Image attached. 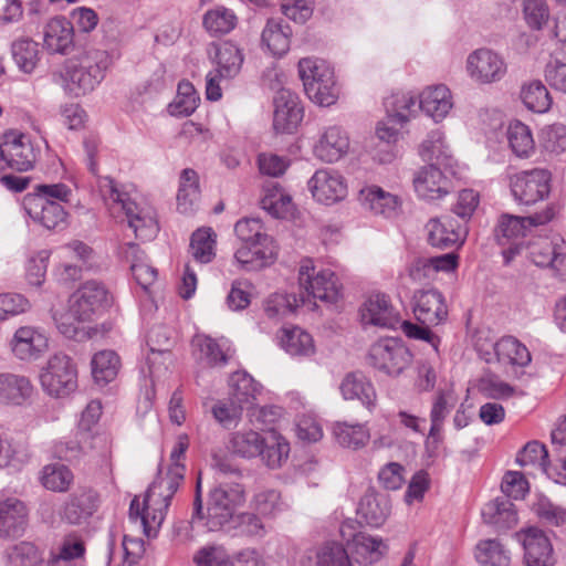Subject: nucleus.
Instances as JSON below:
<instances>
[{"label": "nucleus", "mask_w": 566, "mask_h": 566, "mask_svg": "<svg viewBox=\"0 0 566 566\" xmlns=\"http://www.w3.org/2000/svg\"><path fill=\"white\" fill-rule=\"evenodd\" d=\"M245 502V491L239 483H220L209 492L207 512L205 513L201 497V476L198 475L192 503L191 522L206 521L211 532L230 530L237 511Z\"/></svg>", "instance_id": "nucleus-1"}, {"label": "nucleus", "mask_w": 566, "mask_h": 566, "mask_svg": "<svg viewBox=\"0 0 566 566\" xmlns=\"http://www.w3.org/2000/svg\"><path fill=\"white\" fill-rule=\"evenodd\" d=\"M111 57L105 50H86L67 61L65 78L69 90L75 95L92 92L105 77Z\"/></svg>", "instance_id": "nucleus-2"}, {"label": "nucleus", "mask_w": 566, "mask_h": 566, "mask_svg": "<svg viewBox=\"0 0 566 566\" xmlns=\"http://www.w3.org/2000/svg\"><path fill=\"white\" fill-rule=\"evenodd\" d=\"M298 73L307 97L321 106H329L338 98L334 70L324 60L305 57L298 62Z\"/></svg>", "instance_id": "nucleus-3"}, {"label": "nucleus", "mask_w": 566, "mask_h": 566, "mask_svg": "<svg viewBox=\"0 0 566 566\" xmlns=\"http://www.w3.org/2000/svg\"><path fill=\"white\" fill-rule=\"evenodd\" d=\"M554 214L555 211L553 207H547L543 212L528 217L502 214L494 229V238L502 247L509 244V248L503 250L505 262H511L521 251L522 245L515 242V240L524 237L530 228L549 222L554 218Z\"/></svg>", "instance_id": "nucleus-4"}, {"label": "nucleus", "mask_w": 566, "mask_h": 566, "mask_svg": "<svg viewBox=\"0 0 566 566\" xmlns=\"http://www.w3.org/2000/svg\"><path fill=\"white\" fill-rule=\"evenodd\" d=\"M102 189L107 199L119 205L124 210L128 226L134 230L137 238L151 240L157 235L159 226L154 209L139 208L136 202L129 199L127 193L122 192L116 187L114 180L111 178L105 179V185Z\"/></svg>", "instance_id": "nucleus-5"}, {"label": "nucleus", "mask_w": 566, "mask_h": 566, "mask_svg": "<svg viewBox=\"0 0 566 566\" xmlns=\"http://www.w3.org/2000/svg\"><path fill=\"white\" fill-rule=\"evenodd\" d=\"M298 283L301 294L306 302L319 300L326 303H335L340 296V285L335 273L329 270L315 271L311 259L302 261L298 270Z\"/></svg>", "instance_id": "nucleus-6"}, {"label": "nucleus", "mask_w": 566, "mask_h": 566, "mask_svg": "<svg viewBox=\"0 0 566 566\" xmlns=\"http://www.w3.org/2000/svg\"><path fill=\"white\" fill-rule=\"evenodd\" d=\"M43 390L55 398L66 397L77 388V369L73 359L62 353L50 357L40 374Z\"/></svg>", "instance_id": "nucleus-7"}, {"label": "nucleus", "mask_w": 566, "mask_h": 566, "mask_svg": "<svg viewBox=\"0 0 566 566\" xmlns=\"http://www.w3.org/2000/svg\"><path fill=\"white\" fill-rule=\"evenodd\" d=\"M367 359L378 371L398 376L410 365L412 355L400 339L388 337L371 345Z\"/></svg>", "instance_id": "nucleus-8"}, {"label": "nucleus", "mask_w": 566, "mask_h": 566, "mask_svg": "<svg viewBox=\"0 0 566 566\" xmlns=\"http://www.w3.org/2000/svg\"><path fill=\"white\" fill-rule=\"evenodd\" d=\"M112 303L106 286L98 281L91 280L83 283L70 298V308L78 321H91L106 310Z\"/></svg>", "instance_id": "nucleus-9"}, {"label": "nucleus", "mask_w": 566, "mask_h": 566, "mask_svg": "<svg viewBox=\"0 0 566 566\" xmlns=\"http://www.w3.org/2000/svg\"><path fill=\"white\" fill-rule=\"evenodd\" d=\"M549 181V171L536 168L512 176L510 187L515 201L520 205L531 206L548 196Z\"/></svg>", "instance_id": "nucleus-10"}, {"label": "nucleus", "mask_w": 566, "mask_h": 566, "mask_svg": "<svg viewBox=\"0 0 566 566\" xmlns=\"http://www.w3.org/2000/svg\"><path fill=\"white\" fill-rule=\"evenodd\" d=\"M469 76L480 84L500 82L507 72L504 57L491 49H478L467 57Z\"/></svg>", "instance_id": "nucleus-11"}, {"label": "nucleus", "mask_w": 566, "mask_h": 566, "mask_svg": "<svg viewBox=\"0 0 566 566\" xmlns=\"http://www.w3.org/2000/svg\"><path fill=\"white\" fill-rule=\"evenodd\" d=\"M313 198L324 205L342 201L347 196V184L340 172L335 169H318L307 182Z\"/></svg>", "instance_id": "nucleus-12"}, {"label": "nucleus", "mask_w": 566, "mask_h": 566, "mask_svg": "<svg viewBox=\"0 0 566 566\" xmlns=\"http://www.w3.org/2000/svg\"><path fill=\"white\" fill-rule=\"evenodd\" d=\"M442 168V166L428 165L415 174L413 188L420 199L432 202L450 192L451 180Z\"/></svg>", "instance_id": "nucleus-13"}, {"label": "nucleus", "mask_w": 566, "mask_h": 566, "mask_svg": "<svg viewBox=\"0 0 566 566\" xmlns=\"http://www.w3.org/2000/svg\"><path fill=\"white\" fill-rule=\"evenodd\" d=\"M413 313L423 325H439L448 317L444 296L436 289L420 290L413 295Z\"/></svg>", "instance_id": "nucleus-14"}, {"label": "nucleus", "mask_w": 566, "mask_h": 566, "mask_svg": "<svg viewBox=\"0 0 566 566\" xmlns=\"http://www.w3.org/2000/svg\"><path fill=\"white\" fill-rule=\"evenodd\" d=\"M302 118L303 108L298 96L290 90H280L274 97V129L280 133H292Z\"/></svg>", "instance_id": "nucleus-15"}, {"label": "nucleus", "mask_w": 566, "mask_h": 566, "mask_svg": "<svg viewBox=\"0 0 566 566\" xmlns=\"http://www.w3.org/2000/svg\"><path fill=\"white\" fill-rule=\"evenodd\" d=\"M428 243L438 249L460 247L463 241L461 226L451 217L431 218L426 224Z\"/></svg>", "instance_id": "nucleus-16"}, {"label": "nucleus", "mask_w": 566, "mask_h": 566, "mask_svg": "<svg viewBox=\"0 0 566 566\" xmlns=\"http://www.w3.org/2000/svg\"><path fill=\"white\" fill-rule=\"evenodd\" d=\"M524 560L526 566H553L555 556L547 535L537 527L523 533Z\"/></svg>", "instance_id": "nucleus-17"}, {"label": "nucleus", "mask_w": 566, "mask_h": 566, "mask_svg": "<svg viewBox=\"0 0 566 566\" xmlns=\"http://www.w3.org/2000/svg\"><path fill=\"white\" fill-rule=\"evenodd\" d=\"M361 322L382 328H396L400 323L399 314L390 304L389 297L381 293L373 294L360 308Z\"/></svg>", "instance_id": "nucleus-18"}, {"label": "nucleus", "mask_w": 566, "mask_h": 566, "mask_svg": "<svg viewBox=\"0 0 566 566\" xmlns=\"http://www.w3.org/2000/svg\"><path fill=\"white\" fill-rule=\"evenodd\" d=\"M43 42L44 48L51 54H70L74 48L72 22L64 17L51 19L44 27Z\"/></svg>", "instance_id": "nucleus-19"}, {"label": "nucleus", "mask_w": 566, "mask_h": 566, "mask_svg": "<svg viewBox=\"0 0 566 566\" xmlns=\"http://www.w3.org/2000/svg\"><path fill=\"white\" fill-rule=\"evenodd\" d=\"M185 471L186 468L182 463L171 464L165 476H160L151 483L157 484L156 497H160V501H157L158 509H154L153 521L155 523L164 522L170 501L184 480Z\"/></svg>", "instance_id": "nucleus-20"}, {"label": "nucleus", "mask_w": 566, "mask_h": 566, "mask_svg": "<svg viewBox=\"0 0 566 566\" xmlns=\"http://www.w3.org/2000/svg\"><path fill=\"white\" fill-rule=\"evenodd\" d=\"M349 138L347 133L337 125L326 127L314 146V155L326 163H335L347 154Z\"/></svg>", "instance_id": "nucleus-21"}, {"label": "nucleus", "mask_w": 566, "mask_h": 566, "mask_svg": "<svg viewBox=\"0 0 566 566\" xmlns=\"http://www.w3.org/2000/svg\"><path fill=\"white\" fill-rule=\"evenodd\" d=\"M10 346L17 358L36 359L48 348V338L33 327L23 326L15 331Z\"/></svg>", "instance_id": "nucleus-22"}, {"label": "nucleus", "mask_w": 566, "mask_h": 566, "mask_svg": "<svg viewBox=\"0 0 566 566\" xmlns=\"http://www.w3.org/2000/svg\"><path fill=\"white\" fill-rule=\"evenodd\" d=\"M23 206L30 218L46 229H55L66 220L67 213L57 201L25 197Z\"/></svg>", "instance_id": "nucleus-23"}, {"label": "nucleus", "mask_w": 566, "mask_h": 566, "mask_svg": "<svg viewBox=\"0 0 566 566\" xmlns=\"http://www.w3.org/2000/svg\"><path fill=\"white\" fill-rule=\"evenodd\" d=\"M292 29L282 18H269L261 33V44L274 56L285 55L291 45Z\"/></svg>", "instance_id": "nucleus-24"}, {"label": "nucleus", "mask_w": 566, "mask_h": 566, "mask_svg": "<svg viewBox=\"0 0 566 566\" xmlns=\"http://www.w3.org/2000/svg\"><path fill=\"white\" fill-rule=\"evenodd\" d=\"M359 200L366 209L386 218L396 216L401 205L398 196L385 191L376 185L363 188L359 192Z\"/></svg>", "instance_id": "nucleus-25"}, {"label": "nucleus", "mask_w": 566, "mask_h": 566, "mask_svg": "<svg viewBox=\"0 0 566 566\" xmlns=\"http://www.w3.org/2000/svg\"><path fill=\"white\" fill-rule=\"evenodd\" d=\"M27 526V509L23 502L8 499L0 502V536L19 537Z\"/></svg>", "instance_id": "nucleus-26"}, {"label": "nucleus", "mask_w": 566, "mask_h": 566, "mask_svg": "<svg viewBox=\"0 0 566 566\" xmlns=\"http://www.w3.org/2000/svg\"><path fill=\"white\" fill-rule=\"evenodd\" d=\"M452 106L451 92L443 84L427 87L419 95V109L436 122L443 119Z\"/></svg>", "instance_id": "nucleus-27"}, {"label": "nucleus", "mask_w": 566, "mask_h": 566, "mask_svg": "<svg viewBox=\"0 0 566 566\" xmlns=\"http://www.w3.org/2000/svg\"><path fill=\"white\" fill-rule=\"evenodd\" d=\"M390 513V502L386 494L369 489L361 496L357 515L369 526L378 527L384 524Z\"/></svg>", "instance_id": "nucleus-28"}, {"label": "nucleus", "mask_w": 566, "mask_h": 566, "mask_svg": "<svg viewBox=\"0 0 566 566\" xmlns=\"http://www.w3.org/2000/svg\"><path fill=\"white\" fill-rule=\"evenodd\" d=\"M6 166L19 171H27L32 168L36 155L28 136L18 135L12 139L7 137L3 143Z\"/></svg>", "instance_id": "nucleus-29"}, {"label": "nucleus", "mask_w": 566, "mask_h": 566, "mask_svg": "<svg viewBox=\"0 0 566 566\" xmlns=\"http://www.w3.org/2000/svg\"><path fill=\"white\" fill-rule=\"evenodd\" d=\"M97 507V494L93 490L74 492L64 504L61 516L70 524H80L90 517Z\"/></svg>", "instance_id": "nucleus-30"}, {"label": "nucleus", "mask_w": 566, "mask_h": 566, "mask_svg": "<svg viewBox=\"0 0 566 566\" xmlns=\"http://www.w3.org/2000/svg\"><path fill=\"white\" fill-rule=\"evenodd\" d=\"M118 254L130 262L133 276L143 289H147L156 281L157 270L146 263L144 252L138 244L134 242L124 243L118 248Z\"/></svg>", "instance_id": "nucleus-31"}, {"label": "nucleus", "mask_w": 566, "mask_h": 566, "mask_svg": "<svg viewBox=\"0 0 566 566\" xmlns=\"http://www.w3.org/2000/svg\"><path fill=\"white\" fill-rule=\"evenodd\" d=\"M419 155L429 165L442 166L444 169L453 167V156L444 140V135L439 129L427 135L419 148Z\"/></svg>", "instance_id": "nucleus-32"}, {"label": "nucleus", "mask_w": 566, "mask_h": 566, "mask_svg": "<svg viewBox=\"0 0 566 566\" xmlns=\"http://www.w3.org/2000/svg\"><path fill=\"white\" fill-rule=\"evenodd\" d=\"M482 518L484 523L497 531L509 530L517 523L514 504L506 496H500L486 503L482 509Z\"/></svg>", "instance_id": "nucleus-33"}, {"label": "nucleus", "mask_w": 566, "mask_h": 566, "mask_svg": "<svg viewBox=\"0 0 566 566\" xmlns=\"http://www.w3.org/2000/svg\"><path fill=\"white\" fill-rule=\"evenodd\" d=\"M353 558L356 563L371 565L378 562L387 552V545L381 538L370 536L366 533H357L348 542Z\"/></svg>", "instance_id": "nucleus-34"}, {"label": "nucleus", "mask_w": 566, "mask_h": 566, "mask_svg": "<svg viewBox=\"0 0 566 566\" xmlns=\"http://www.w3.org/2000/svg\"><path fill=\"white\" fill-rule=\"evenodd\" d=\"M244 55L242 50L231 41H223L216 45L213 63L216 71L219 72L223 78H234L239 75Z\"/></svg>", "instance_id": "nucleus-35"}, {"label": "nucleus", "mask_w": 566, "mask_h": 566, "mask_svg": "<svg viewBox=\"0 0 566 566\" xmlns=\"http://www.w3.org/2000/svg\"><path fill=\"white\" fill-rule=\"evenodd\" d=\"M33 387L30 380L20 375L0 374V403L22 405L32 394Z\"/></svg>", "instance_id": "nucleus-36"}, {"label": "nucleus", "mask_w": 566, "mask_h": 566, "mask_svg": "<svg viewBox=\"0 0 566 566\" xmlns=\"http://www.w3.org/2000/svg\"><path fill=\"white\" fill-rule=\"evenodd\" d=\"M458 259V254L454 252L430 258H418L410 265L409 274L413 280L421 281L437 272H451L457 269Z\"/></svg>", "instance_id": "nucleus-37"}, {"label": "nucleus", "mask_w": 566, "mask_h": 566, "mask_svg": "<svg viewBox=\"0 0 566 566\" xmlns=\"http://www.w3.org/2000/svg\"><path fill=\"white\" fill-rule=\"evenodd\" d=\"M340 391L345 399H357L368 409L375 406V388L361 373L348 374L342 381Z\"/></svg>", "instance_id": "nucleus-38"}, {"label": "nucleus", "mask_w": 566, "mask_h": 566, "mask_svg": "<svg viewBox=\"0 0 566 566\" xmlns=\"http://www.w3.org/2000/svg\"><path fill=\"white\" fill-rule=\"evenodd\" d=\"M11 55L21 72L31 74L41 60L39 43L31 38L21 36L12 42Z\"/></svg>", "instance_id": "nucleus-39"}, {"label": "nucleus", "mask_w": 566, "mask_h": 566, "mask_svg": "<svg viewBox=\"0 0 566 566\" xmlns=\"http://www.w3.org/2000/svg\"><path fill=\"white\" fill-rule=\"evenodd\" d=\"M310 559L316 566H354L345 546L336 541H326L311 551Z\"/></svg>", "instance_id": "nucleus-40"}, {"label": "nucleus", "mask_w": 566, "mask_h": 566, "mask_svg": "<svg viewBox=\"0 0 566 566\" xmlns=\"http://www.w3.org/2000/svg\"><path fill=\"white\" fill-rule=\"evenodd\" d=\"M277 337L280 346L292 356H310L315 350L312 336L300 327L282 328Z\"/></svg>", "instance_id": "nucleus-41"}, {"label": "nucleus", "mask_w": 566, "mask_h": 566, "mask_svg": "<svg viewBox=\"0 0 566 566\" xmlns=\"http://www.w3.org/2000/svg\"><path fill=\"white\" fill-rule=\"evenodd\" d=\"M384 104L389 120L398 124L406 123L419 111V97L411 93H395Z\"/></svg>", "instance_id": "nucleus-42"}, {"label": "nucleus", "mask_w": 566, "mask_h": 566, "mask_svg": "<svg viewBox=\"0 0 566 566\" xmlns=\"http://www.w3.org/2000/svg\"><path fill=\"white\" fill-rule=\"evenodd\" d=\"M261 452L259 455L262 461L270 468L276 469L286 461L290 453L289 442L276 431L270 430L263 438Z\"/></svg>", "instance_id": "nucleus-43"}, {"label": "nucleus", "mask_w": 566, "mask_h": 566, "mask_svg": "<svg viewBox=\"0 0 566 566\" xmlns=\"http://www.w3.org/2000/svg\"><path fill=\"white\" fill-rule=\"evenodd\" d=\"M157 484H150L144 502L140 503L138 497L135 496L129 505V517L132 520H140L146 535L149 536L151 530H156L161 524H157L153 521L154 509H158L156 499Z\"/></svg>", "instance_id": "nucleus-44"}, {"label": "nucleus", "mask_w": 566, "mask_h": 566, "mask_svg": "<svg viewBox=\"0 0 566 566\" xmlns=\"http://www.w3.org/2000/svg\"><path fill=\"white\" fill-rule=\"evenodd\" d=\"M509 146L518 158H530L535 153L531 128L520 120L512 122L506 132Z\"/></svg>", "instance_id": "nucleus-45"}, {"label": "nucleus", "mask_w": 566, "mask_h": 566, "mask_svg": "<svg viewBox=\"0 0 566 566\" xmlns=\"http://www.w3.org/2000/svg\"><path fill=\"white\" fill-rule=\"evenodd\" d=\"M494 352L499 361L524 367L531 363L528 349L515 337L501 338L494 345Z\"/></svg>", "instance_id": "nucleus-46"}, {"label": "nucleus", "mask_w": 566, "mask_h": 566, "mask_svg": "<svg viewBox=\"0 0 566 566\" xmlns=\"http://www.w3.org/2000/svg\"><path fill=\"white\" fill-rule=\"evenodd\" d=\"M214 245L216 234L212 229H198L190 238L189 252L196 262L207 264L216 256Z\"/></svg>", "instance_id": "nucleus-47"}, {"label": "nucleus", "mask_w": 566, "mask_h": 566, "mask_svg": "<svg viewBox=\"0 0 566 566\" xmlns=\"http://www.w3.org/2000/svg\"><path fill=\"white\" fill-rule=\"evenodd\" d=\"M202 23L211 35H222L235 28L238 18L233 10L218 6L205 13Z\"/></svg>", "instance_id": "nucleus-48"}, {"label": "nucleus", "mask_w": 566, "mask_h": 566, "mask_svg": "<svg viewBox=\"0 0 566 566\" xmlns=\"http://www.w3.org/2000/svg\"><path fill=\"white\" fill-rule=\"evenodd\" d=\"M333 434L337 443L344 448L357 450L363 448L370 436L365 426L360 423L336 422L333 426Z\"/></svg>", "instance_id": "nucleus-49"}, {"label": "nucleus", "mask_w": 566, "mask_h": 566, "mask_svg": "<svg viewBox=\"0 0 566 566\" xmlns=\"http://www.w3.org/2000/svg\"><path fill=\"white\" fill-rule=\"evenodd\" d=\"M521 99L530 111L535 113H545L552 106L549 92L539 80L530 81L522 86Z\"/></svg>", "instance_id": "nucleus-50"}, {"label": "nucleus", "mask_w": 566, "mask_h": 566, "mask_svg": "<svg viewBox=\"0 0 566 566\" xmlns=\"http://www.w3.org/2000/svg\"><path fill=\"white\" fill-rule=\"evenodd\" d=\"M230 398L242 405L244 408L254 403L261 386L247 373H234L230 378Z\"/></svg>", "instance_id": "nucleus-51"}, {"label": "nucleus", "mask_w": 566, "mask_h": 566, "mask_svg": "<svg viewBox=\"0 0 566 566\" xmlns=\"http://www.w3.org/2000/svg\"><path fill=\"white\" fill-rule=\"evenodd\" d=\"M261 207L272 217L284 219L293 213L294 205L290 195L285 193L276 185L268 189L261 199Z\"/></svg>", "instance_id": "nucleus-52"}, {"label": "nucleus", "mask_w": 566, "mask_h": 566, "mask_svg": "<svg viewBox=\"0 0 566 566\" xmlns=\"http://www.w3.org/2000/svg\"><path fill=\"white\" fill-rule=\"evenodd\" d=\"M119 357L113 350H101L92 358V375L96 382L112 381L119 369Z\"/></svg>", "instance_id": "nucleus-53"}, {"label": "nucleus", "mask_w": 566, "mask_h": 566, "mask_svg": "<svg viewBox=\"0 0 566 566\" xmlns=\"http://www.w3.org/2000/svg\"><path fill=\"white\" fill-rule=\"evenodd\" d=\"M263 438L260 433L253 430L238 431L231 436L230 450L233 454L251 459L259 455Z\"/></svg>", "instance_id": "nucleus-54"}, {"label": "nucleus", "mask_w": 566, "mask_h": 566, "mask_svg": "<svg viewBox=\"0 0 566 566\" xmlns=\"http://www.w3.org/2000/svg\"><path fill=\"white\" fill-rule=\"evenodd\" d=\"M475 558L482 566H509V552L497 539L481 541L475 548Z\"/></svg>", "instance_id": "nucleus-55"}, {"label": "nucleus", "mask_w": 566, "mask_h": 566, "mask_svg": "<svg viewBox=\"0 0 566 566\" xmlns=\"http://www.w3.org/2000/svg\"><path fill=\"white\" fill-rule=\"evenodd\" d=\"M244 407L232 398L217 400L211 407L214 420L224 429L230 430L239 426Z\"/></svg>", "instance_id": "nucleus-56"}, {"label": "nucleus", "mask_w": 566, "mask_h": 566, "mask_svg": "<svg viewBox=\"0 0 566 566\" xmlns=\"http://www.w3.org/2000/svg\"><path fill=\"white\" fill-rule=\"evenodd\" d=\"M532 261L541 268H557L563 260V252L559 251L556 241L542 240L530 244Z\"/></svg>", "instance_id": "nucleus-57"}, {"label": "nucleus", "mask_w": 566, "mask_h": 566, "mask_svg": "<svg viewBox=\"0 0 566 566\" xmlns=\"http://www.w3.org/2000/svg\"><path fill=\"white\" fill-rule=\"evenodd\" d=\"M306 303L305 296L300 294L274 293L264 303V311L269 317L284 316L293 313L298 306Z\"/></svg>", "instance_id": "nucleus-58"}, {"label": "nucleus", "mask_w": 566, "mask_h": 566, "mask_svg": "<svg viewBox=\"0 0 566 566\" xmlns=\"http://www.w3.org/2000/svg\"><path fill=\"white\" fill-rule=\"evenodd\" d=\"M516 462L521 467L533 465L541 469L548 475L551 472V464L548 460V451L545 446L538 441H531L517 453Z\"/></svg>", "instance_id": "nucleus-59"}, {"label": "nucleus", "mask_w": 566, "mask_h": 566, "mask_svg": "<svg viewBox=\"0 0 566 566\" xmlns=\"http://www.w3.org/2000/svg\"><path fill=\"white\" fill-rule=\"evenodd\" d=\"M234 232L243 244L258 243L272 239L264 230L263 223L259 218H243L234 226Z\"/></svg>", "instance_id": "nucleus-60"}, {"label": "nucleus", "mask_w": 566, "mask_h": 566, "mask_svg": "<svg viewBox=\"0 0 566 566\" xmlns=\"http://www.w3.org/2000/svg\"><path fill=\"white\" fill-rule=\"evenodd\" d=\"M199 97L193 85L189 82H181L178 85V93L175 102L170 105V113L177 116H189L198 107Z\"/></svg>", "instance_id": "nucleus-61"}, {"label": "nucleus", "mask_w": 566, "mask_h": 566, "mask_svg": "<svg viewBox=\"0 0 566 566\" xmlns=\"http://www.w3.org/2000/svg\"><path fill=\"white\" fill-rule=\"evenodd\" d=\"M72 479V472L62 464H50L44 467L41 476L43 486L56 492L66 491Z\"/></svg>", "instance_id": "nucleus-62"}, {"label": "nucleus", "mask_w": 566, "mask_h": 566, "mask_svg": "<svg viewBox=\"0 0 566 566\" xmlns=\"http://www.w3.org/2000/svg\"><path fill=\"white\" fill-rule=\"evenodd\" d=\"M539 140L545 150L560 154L566 150V125L554 123L542 128Z\"/></svg>", "instance_id": "nucleus-63"}, {"label": "nucleus", "mask_w": 566, "mask_h": 566, "mask_svg": "<svg viewBox=\"0 0 566 566\" xmlns=\"http://www.w3.org/2000/svg\"><path fill=\"white\" fill-rule=\"evenodd\" d=\"M192 560L197 566H229L230 556L221 545H206L195 553Z\"/></svg>", "instance_id": "nucleus-64"}]
</instances>
